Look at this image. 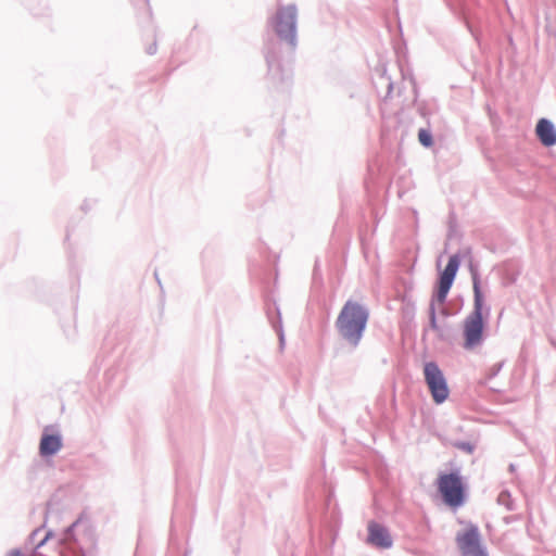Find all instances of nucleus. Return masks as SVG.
<instances>
[{
	"label": "nucleus",
	"instance_id": "nucleus-2",
	"mask_svg": "<svg viewBox=\"0 0 556 556\" xmlns=\"http://www.w3.org/2000/svg\"><path fill=\"white\" fill-rule=\"evenodd\" d=\"M473 311L466 317L463 324L464 348L472 350L483 340L484 321L482 316L483 296L478 276L473 275Z\"/></svg>",
	"mask_w": 556,
	"mask_h": 556
},
{
	"label": "nucleus",
	"instance_id": "nucleus-11",
	"mask_svg": "<svg viewBox=\"0 0 556 556\" xmlns=\"http://www.w3.org/2000/svg\"><path fill=\"white\" fill-rule=\"evenodd\" d=\"M418 140L424 147L427 148H430L433 144L432 136L427 129H419Z\"/></svg>",
	"mask_w": 556,
	"mask_h": 556
},
{
	"label": "nucleus",
	"instance_id": "nucleus-3",
	"mask_svg": "<svg viewBox=\"0 0 556 556\" xmlns=\"http://www.w3.org/2000/svg\"><path fill=\"white\" fill-rule=\"evenodd\" d=\"M437 486L446 505L459 507L464 504L465 485L458 472L439 475Z\"/></svg>",
	"mask_w": 556,
	"mask_h": 556
},
{
	"label": "nucleus",
	"instance_id": "nucleus-10",
	"mask_svg": "<svg viewBox=\"0 0 556 556\" xmlns=\"http://www.w3.org/2000/svg\"><path fill=\"white\" fill-rule=\"evenodd\" d=\"M62 446L61 438L55 434L43 433L40 444L39 452L43 457L55 454Z\"/></svg>",
	"mask_w": 556,
	"mask_h": 556
},
{
	"label": "nucleus",
	"instance_id": "nucleus-5",
	"mask_svg": "<svg viewBox=\"0 0 556 556\" xmlns=\"http://www.w3.org/2000/svg\"><path fill=\"white\" fill-rule=\"evenodd\" d=\"M295 20L296 10L293 5L279 9L274 20L276 34L291 45H294L295 40Z\"/></svg>",
	"mask_w": 556,
	"mask_h": 556
},
{
	"label": "nucleus",
	"instance_id": "nucleus-9",
	"mask_svg": "<svg viewBox=\"0 0 556 556\" xmlns=\"http://www.w3.org/2000/svg\"><path fill=\"white\" fill-rule=\"evenodd\" d=\"M535 132L544 146L551 147L556 144V131L549 121L541 118L536 124Z\"/></svg>",
	"mask_w": 556,
	"mask_h": 556
},
{
	"label": "nucleus",
	"instance_id": "nucleus-12",
	"mask_svg": "<svg viewBox=\"0 0 556 556\" xmlns=\"http://www.w3.org/2000/svg\"><path fill=\"white\" fill-rule=\"evenodd\" d=\"M430 323H431V327L433 329H437L438 326H437V318H435V312H434V307L431 305V313H430Z\"/></svg>",
	"mask_w": 556,
	"mask_h": 556
},
{
	"label": "nucleus",
	"instance_id": "nucleus-8",
	"mask_svg": "<svg viewBox=\"0 0 556 556\" xmlns=\"http://www.w3.org/2000/svg\"><path fill=\"white\" fill-rule=\"evenodd\" d=\"M368 542L381 548L392 545V540L386 528L376 522L368 525Z\"/></svg>",
	"mask_w": 556,
	"mask_h": 556
},
{
	"label": "nucleus",
	"instance_id": "nucleus-6",
	"mask_svg": "<svg viewBox=\"0 0 556 556\" xmlns=\"http://www.w3.org/2000/svg\"><path fill=\"white\" fill-rule=\"evenodd\" d=\"M463 556H486L480 546L478 528L469 526L456 536Z\"/></svg>",
	"mask_w": 556,
	"mask_h": 556
},
{
	"label": "nucleus",
	"instance_id": "nucleus-1",
	"mask_svg": "<svg viewBox=\"0 0 556 556\" xmlns=\"http://www.w3.org/2000/svg\"><path fill=\"white\" fill-rule=\"evenodd\" d=\"M368 312L357 302L349 300L342 307L336 326L339 333L356 345L366 328Z\"/></svg>",
	"mask_w": 556,
	"mask_h": 556
},
{
	"label": "nucleus",
	"instance_id": "nucleus-13",
	"mask_svg": "<svg viewBox=\"0 0 556 556\" xmlns=\"http://www.w3.org/2000/svg\"><path fill=\"white\" fill-rule=\"evenodd\" d=\"M5 556H23V554L18 549H12Z\"/></svg>",
	"mask_w": 556,
	"mask_h": 556
},
{
	"label": "nucleus",
	"instance_id": "nucleus-4",
	"mask_svg": "<svg viewBox=\"0 0 556 556\" xmlns=\"http://www.w3.org/2000/svg\"><path fill=\"white\" fill-rule=\"evenodd\" d=\"M424 376L434 403L442 404L445 402L448 397L450 389L439 366L433 362L426 363Z\"/></svg>",
	"mask_w": 556,
	"mask_h": 556
},
{
	"label": "nucleus",
	"instance_id": "nucleus-7",
	"mask_svg": "<svg viewBox=\"0 0 556 556\" xmlns=\"http://www.w3.org/2000/svg\"><path fill=\"white\" fill-rule=\"evenodd\" d=\"M460 265V260L457 254L452 255L444 270L440 275L437 300L443 304L446 300L447 293L453 285L456 277L457 270Z\"/></svg>",
	"mask_w": 556,
	"mask_h": 556
}]
</instances>
